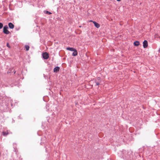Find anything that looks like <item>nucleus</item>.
Wrapping results in <instances>:
<instances>
[{
    "instance_id": "nucleus-1",
    "label": "nucleus",
    "mask_w": 160,
    "mask_h": 160,
    "mask_svg": "<svg viewBox=\"0 0 160 160\" xmlns=\"http://www.w3.org/2000/svg\"><path fill=\"white\" fill-rule=\"evenodd\" d=\"M8 27L7 25L4 26L3 28V32L6 34H8L10 33V32L8 30Z\"/></svg>"
},
{
    "instance_id": "nucleus-2",
    "label": "nucleus",
    "mask_w": 160,
    "mask_h": 160,
    "mask_svg": "<svg viewBox=\"0 0 160 160\" xmlns=\"http://www.w3.org/2000/svg\"><path fill=\"white\" fill-rule=\"evenodd\" d=\"M42 56L44 59H48L49 58L48 54L46 52H44L42 54Z\"/></svg>"
},
{
    "instance_id": "nucleus-3",
    "label": "nucleus",
    "mask_w": 160,
    "mask_h": 160,
    "mask_svg": "<svg viewBox=\"0 0 160 160\" xmlns=\"http://www.w3.org/2000/svg\"><path fill=\"white\" fill-rule=\"evenodd\" d=\"M148 41L147 40H144L143 42V46L144 48H146L148 47Z\"/></svg>"
},
{
    "instance_id": "nucleus-4",
    "label": "nucleus",
    "mask_w": 160,
    "mask_h": 160,
    "mask_svg": "<svg viewBox=\"0 0 160 160\" xmlns=\"http://www.w3.org/2000/svg\"><path fill=\"white\" fill-rule=\"evenodd\" d=\"M93 24H94L95 26L97 28H98L100 27V25L98 23H97L95 21L93 22Z\"/></svg>"
},
{
    "instance_id": "nucleus-5",
    "label": "nucleus",
    "mask_w": 160,
    "mask_h": 160,
    "mask_svg": "<svg viewBox=\"0 0 160 160\" xmlns=\"http://www.w3.org/2000/svg\"><path fill=\"white\" fill-rule=\"evenodd\" d=\"M8 26L9 28L11 29H13L14 27V25L11 22L8 23Z\"/></svg>"
},
{
    "instance_id": "nucleus-6",
    "label": "nucleus",
    "mask_w": 160,
    "mask_h": 160,
    "mask_svg": "<svg viewBox=\"0 0 160 160\" xmlns=\"http://www.w3.org/2000/svg\"><path fill=\"white\" fill-rule=\"evenodd\" d=\"M60 69V68L59 67H57L54 68L53 69V72H57L59 71Z\"/></svg>"
},
{
    "instance_id": "nucleus-7",
    "label": "nucleus",
    "mask_w": 160,
    "mask_h": 160,
    "mask_svg": "<svg viewBox=\"0 0 160 160\" xmlns=\"http://www.w3.org/2000/svg\"><path fill=\"white\" fill-rule=\"evenodd\" d=\"M2 134L4 136H6L7 135H8V134L9 133L8 132V131H3V132H2Z\"/></svg>"
},
{
    "instance_id": "nucleus-8",
    "label": "nucleus",
    "mask_w": 160,
    "mask_h": 160,
    "mask_svg": "<svg viewBox=\"0 0 160 160\" xmlns=\"http://www.w3.org/2000/svg\"><path fill=\"white\" fill-rule=\"evenodd\" d=\"M139 42L138 41H135L134 42V44L135 46H138L139 45Z\"/></svg>"
},
{
    "instance_id": "nucleus-9",
    "label": "nucleus",
    "mask_w": 160,
    "mask_h": 160,
    "mask_svg": "<svg viewBox=\"0 0 160 160\" xmlns=\"http://www.w3.org/2000/svg\"><path fill=\"white\" fill-rule=\"evenodd\" d=\"M78 54V52L75 49V50L73 51V52L72 53V56H76Z\"/></svg>"
},
{
    "instance_id": "nucleus-10",
    "label": "nucleus",
    "mask_w": 160,
    "mask_h": 160,
    "mask_svg": "<svg viewBox=\"0 0 160 160\" xmlns=\"http://www.w3.org/2000/svg\"><path fill=\"white\" fill-rule=\"evenodd\" d=\"M67 50L71 51H73L74 50H75V49H74L73 48H67Z\"/></svg>"
},
{
    "instance_id": "nucleus-11",
    "label": "nucleus",
    "mask_w": 160,
    "mask_h": 160,
    "mask_svg": "<svg viewBox=\"0 0 160 160\" xmlns=\"http://www.w3.org/2000/svg\"><path fill=\"white\" fill-rule=\"evenodd\" d=\"M25 48L26 49V51H28L29 50V46L28 45H26L25 46Z\"/></svg>"
},
{
    "instance_id": "nucleus-12",
    "label": "nucleus",
    "mask_w": 160,
    "mask_h": 160,
    "mask_svg": "<svg viewBox=\"0 0 160 160\" xmlns=\"http://www.w3.org/2000/svg\"><path fill=\"white\" fill-rule=\"evenodd\" d=\"M45 12V13H47V14H51V13L50 12H49L48 11H44Z\"/></svg>"
},
{
    "instance_id": "nucleus-13",
    "label": "nucleus",
    "mask_w": 160,
    "mask_h": 160,
    "mask_svg": "<svg viewBox=\"0 0 160 160\" xmlns=\"http://www.w3.org/2000/svg\"><path fill=\"white\" fill-rule=\"evenodd\" d=\"M3 27V24L0 22V29L2 28Z\"/></svg>"
},
{
    "instance_id": "nucleus-14",
    "label": "nucleus",
    "mask_w": 160,
    "mask_h": 160,
    "mask_svg": "<svg viewBox=\"0 0 160 160\" xmlns=\"http://www.w3.org/2000/svg\"><path fill=\"white\" fill-rule=\"evenodd\" d=\"M7 47H8V48H10L11 47H10V46L8 43H7Z\"/></svg>"
},
{
    "instance_id": "nucleus-15",
    "label": "nucleus",
    "mask_w": 160,
    "mask_h": 160,
    "mask_svg": "<svg viewBox=\"0 0 160 160\" xmlns=\"http://www.w3.org/2000/svg\"><path fill=\"white\" fill-rule=\"evenodd\" d=\"M100 82V81H99L98 82H96V84L97 85H98L99 84V82Z\"/></svg>"
},
{
    "instance_id": "nucleus-16",
    "label": "nucleus",
    "mask_w": 160,
    "mask_h": 160,
    "mask_svg": "<svg viewBox=\"0 0 160 160\" xmlns=\"http://www.w3.org/2000/svg\"><path fill=\"white\" fill-rule=\"evenodd\" d=\"M98 80L100 81V78L99 77H98Z\"/></svg>"
},
{
    "instance_id": "nucleus-17",
    "label": "nucleus",
    "mask_w": 160,
    "mask_h": 160,
    "mask_svg": "<svg viewBox=\"0 0 160 160\" xmlns=\"http://www.w3.org/2000/svg\"><path fill=\"white\" fill-rule=\"evenodd\" d=\"M118 1H121V0H117Z\"/></svg>"
},
{
    "instance_id": "nucleus-18",
    "label": "nucleus",
    "mask_w": 160,
    "mask_h": 160,
    "mask_svg": "<svg viewBox=\"0 0 160 160\" xmlns=\"http://www.w3.org/2000/svg\"><path fill=\"white\" fill-rule=\"evenodd\" d=\"M90 21V22H93V21H92V20H90V21Z\"/></svg>"
},
{
    "instance_id": "nucleus-19",
    "label": "nucleus",
    "mask_w": 160,
    "mask_h": 160,
    "mask_svg": "<svg viewBox=\"0 0 160 160\" xmlns=\"http://www.w3.org/2000/svg\"><path fill=\"white\" fill-rule=\"evenodd\" d=\"M159 51H160V50H159Z\"/></svg>"
}]
</instances>
